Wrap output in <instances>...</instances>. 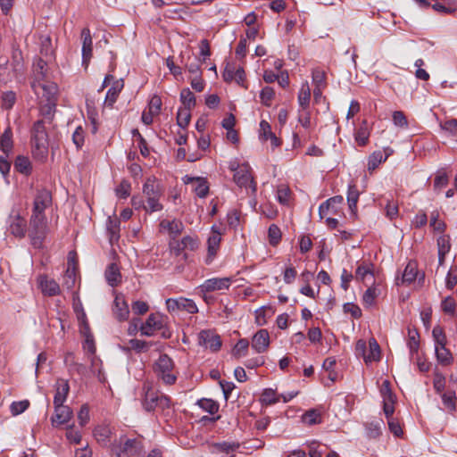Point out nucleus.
<instances>
[{
  "mask_svg": "<svg viewBox=\"0 0 457 457\" xmlns=\"http://www.w3.org/2000/svg\"><path fill=\"white\" fill-rule=\"evenodd\" d=\"M78 322L79 334L84 338L82 342V348L87 358L90 360L93 371L95 372L97 370V378L100 382L104 383L105 381V378L102 374L100 369H97L101 361L96 356V348L95 338L87 322V316H78Z\"/></svg>",
  "mask_w": 457,
  "mask_h": 457,
  "instance_id": "f257e3e1",
  "label": "nucleus"
},
{
  "mask_svg": "<svg viewBox=\"0 0 457 457\" xmlns=\"http://www.w3.org/2000/svg\"><path fill=\"white\" fill-rule=\"evenodd\" d=\"M32 89L41 105V114L48 120H52L56 107L57 85L55 83H35Z\"/></svg>",
  "mask_w": 457,
  "mask_h": 457,
  "instance_id": "f03ea898",
  "label": "nucleus"
},
{
  "mask_svg": "<svg viewBox=\"0 0 457 457\" xmlns=\"http://www.w3.org/2000/svg\"><path fill=\"white\" fill-rule=\"evenodd\" d=\"M47 232L45 215L32 214L29 222V236L32 245L40 248Z\"/></svg>",
  "mask_w": 457,
  "mask_h": 457,
  "instance_id": "7ed1b4c3",
  "label": "nucleus"
},
{
  "mask_svg": "<svg viewBox=\"0 0 457 457\" xmlns=\"http://www.w3.org/2000/svg\"><path fill=\"white\" fill-rule=\"evenodd\" d=\"M355 354L358 357H362L366 363L372 361H378L380 360V346L375 338L369 340V351L367 350V344L364 340L360 339L355 345Z\"/></svg>",
  "mask_w": 457,
  "mask_h": 457,
  "instance_id": "20e7f679",
  "label": "nucleus"
},
{
  "mask_svg": "<svg viewBox=\"0 0 457 457\" xmlns=\"http://www.w3.org/2000/svg\"><path fill=\"white\" fill-rule=\"evenodd\" d=\"M27 222L19 207L13 206L7 220V231L15 237H24Z\"/></svg>",
  "mask_w": 457,
  "mask_h": 457,
  "instance_id": "39448f33",
  "label": "nucleus"
},
{
  "mask_svg": "<svg viewBox=\"0 0 457 457\" xmlns=\"http://www.w3.org/2000/svg\"><path fill=\"white\" fill-rule=\"evenodd\" d=\"M172 370L173 361L167 354H162L154 367L157 377L165 384L172 385L177 379L176 376L171 373Z\"/></svg>",
  "mask_w": 457,
  "mask_h": 457,
  "instance_id": "423d86ee",
  "label": "nucleus"
},
{
  "mask_svg": "<svg viewBox=\"0 0 457 457\" xmlns=\"http://www.w3.org/2000/svg\"><path fill=\"white\" fill-rule=\"evenodd\" d=\"M13 63L12 68L10 67L8 61L4 63L0 64V81L3 83H8L22 71V63L21 62V54L13 53L12 55Z\"/></svg>",
  "mask_w": 457,
  "mask_h": 457,
  "instance_id": "0eeeda50",
  "label": "nucleus"
},
{
  "mask_svg": "<svg viewBox=\"0 0 457 457\" xmlns=\"http://www.w3.org/2000/svg\"><path fill=\"white\" fill-rule=\"evenodd\" d=\"M166 306L170 312H187L188 314H195L198 312L195 302L187 298L167 299Z\"/></svg>",
  "mask_w": 457,
  "mask_h": 457,
  "instance_id": "6e6552de",
  "label": "nucleus"
},
{
  "mask_svg": "<svg viewBox=\"0 0 457 457\" xmlns=\"http://www.w3.org/2000/svg\"><path fill=\"white\" fill-rule=\"evenodd\" d=\"M77 253L74 251L69 253L67 269L63 277L62 287L68 290L73 289L78 278Z\"/></svg>",
  "mask_w": 457,
  "mask_h": 457,
  "instance_id": "1a4fd4ad",
  "label": "nucleus"
},
{
  "mask_svg": "<svg viewBox=\"0 0 457 457\" xmlns=\"http://www.w3.org/2000/svg\"><path fill=\"white\" fill-rule=\"evenodd\" d=\"M120 453L127 456H136L141 453L142 445L141 441L137 437H129L121 435L120 436Z\"/></svg>",
  "mask_w": 457,
  "mask_h": 457,
  "instance_id": "9d476101",
  "label": "nucleus"
},
{
  "mask_svg": "<svg viewBox=\"0 0 457 457\" xmlns=\"http://www.w3.org/2000/svg\"><path fill=\"white\" fill-rule=\"evenodd\" d=\"M250 171L251 167L248 163L241 164L239 170L234 173V181L240 187H251L252 191L254 193L256 191V186Z\"/></svg>",
  "mask_w": 457,
  "mask_h": 457,
  "instance_id": "9b49d317",
  "label": "nucleus"
},
{
  "mask_svg": "<svg viewBox=\"0 0 457 457\" xmlns=\"http://www.w3.org/2000/svg\"><path fill=\"white\" fill-rule=\"evenodd\" d=\"M54 414L51 417V423L53 427H58L66 424L73 416L72 410L64 404L54 405Z\"/></svg>",
  "mask_w": 457,
  "mask_h": 457,
  "instance_id": "f8f14e48",
  "label": "nucleus"
},
{
  "mask_svg": "<svg viewBox=\"0 0 457 457\" xmlns=\"http://www.w3.org/2000/svg\"><path fill=\"white\" fill-rule=\"evenodd\" d=\"M229 278H212L205 280L204 284L200 286V289L203 293H209L213 291H220L228 289L230 286Z\"/></svg>",
  "mask_w": 457,
  "mask_h": 457,
  "instance_id": "ddd939ff",
  "label": "nucleus"
},
{
  "mask_svg": "<svg viewBox=\"0 0 457 457\" xmlns=\"http://www.w3.org/2000/svg\"><path fill=\"white\" fill-rule=\"evenodd\" d=\"M199 344L210 348L212 352H217L221 346L220 337L210 330H203L198 336Z\"/></svg>",
  "mask_w": 457,
  "mask_h": 457,
  "instance_id": "4468645a",
  "label": "nucleus"
},
{
  "mask_svg": "<svg viewBox=\"0 0 457 457\" xmlns=\"http://www.w3.org/2000/svg\"><path fill=\"white\" fill-rule=\"evenodd\" d=\"M82 39V64L87 68L92 57V37L90 30L87 28L81 31Z\"/></svg>",
  "mask_w": 457,
  "mask_h": 457,
  "instance_id": "2eb2a0df",
  "label": "nucleus"
},
{
  "mask_svg": "<svg viewBox=\"0 0 457 457\" xmlns=\"http://www.w3.org/2000/svg\"><path fill=\"white\" fill-rule=\"evenodd\" d=\"M51 201L52 196L49 191H38L34 200V208L32 214L45 215L44 211L51 204Z\"/></svg>",
  "mask_w": 457,
  "mask_h": 457,
  "instance_id": "dca6fc26",
  "label": "nucleus"
},
{
  "mask_svg": "<svg viewBox=\"0 0 457 457\" xmlns=\"http://www.w3.org/2000/svg\"><path fill=\"white\" fill-rule=\"evenodd\" d=\"M270 345V336L266 329H260L253 337L252 348L256 353H263L267 350Z\"/></svg>",
  "mask_w": 457,
  "mask_h": 457,
  "instance_id": "f3484780",
  "label": "nucleus"
},
{
  "mask_svg": "<svg viewBox=\"0 0 457 457\" xmlns=\"http://www.w3.org/2000/svg\"><path fill=\"white\" fill-rule=\"evenodd\" d=\"M143 389L145 391V397L142 402L144 409L146 411H152L158 408L160 393L152 391L150 386L147 384H144Z\"/></svg>",
  "mask_w": 457,
  "mask_h": 457,
  "instance_id": "a211bd4d",
  "label": "nucleus"
},
{
  "mask_svg": "<svg viewBox=\"0 0 457 457\" xmlns=\"http://www.w3.org/2000/svg\"><path fill=\"white\" fill-rule=\"evenodd\" d=\"M38 286L42 293L46 295L53 296L60 293L59 284L55 280L48 278L46 276H40L38 278Z\"/></svg>",
  "mask_w": 457,
  "mask_h": 457,
  "instance_id": "6ab92c4d",
  "label": "nucleus"
},
{
  "mask_svg": "<svg viewBox=\"0 0 457 457\" xmlns=\"http://www.w3.org/2000/svg\"><path fill=\"white\" fill-rule=\"evenodd\" d=\"M70 391V386L67 380L58 379L55 384V395L54 397V405H62L67 399Z\"/></svg>",
  "mask_w": 457,
  "mask_h": 457,
  "instance_id": "aec40b11",
  "label": "nucleus"
},
{
  "mask_svg": "<svg viewBox=\"0 0 457 457\" xmlns=\"http://www.w3.org/2000/svg\"><path fill=\"white\" fill-rule=\"evenodd\" d=\"M51 59L44 60L42 58H39L37 62L34 63V79L31 82V86L35 83L40 84V83H50L49 81H46V66L48 61Z\"/></svg>",
  "mask_w": 457,
  "mask_h": 457,
  "instance_id": "412c9836",
  "label": "nucleus"
},
{
  "mask_svg": "<svg viewBox=\"0 0 457 457\" xmlns=\"http://www.w3.org/2000/svg\"><path fill=\"white\" fill-rule=\"evenodd\" d=\"M96 441L103 446L111 443L112 429L108 425H99L94 431Z\"/></svg>",
  "mask_w": 457,
  "mask_h": 457,
  "instance_id": "4be33fe9",
  "label": "nucleus"
},
{
  "mask_svg": "<svg viewBox=\"0 0 457 457\" xmlns=\"http://www.w3.org/2000/svg\"><path fill=\"white\" fill-rule=\"evenodd\" d=\"M407 345L410 351L411 357H413L414 354L418 353V350L420 347V334L416 328L408 327V342Z\"/></svg>",
  "mask_w": 457,
  "mask_h": 457,
  "instance_id": "5701e85b",
  "label": "nucleus"
},
{
  "mask_svg": "<svg viewBox=\"0 0 457 457\" xmlns=\"http://www.w3.org/2000/svg\"><path fill=\"white\" fill-rule=\"evenodd\" d=\"M159 316H148L146 321L141 325V334L145 336H152L156 329H160L162 326L161 320H157Z\"/></svg>",
  "mask_w": 457,
  "mask_h": 457,
  "instance_id": "b1692460",
  "label": "nucleus"
},
{
  "mask_svg": "<svg viewBox=\"0 0 457 457\" xmlns=\"http://www.w3.org/2000/svg\"><path fill=\"white\" fill-rule=\"evenodd\" d=\"M435 352L437 361L444 366L450 365L453 361V357L446 348V345L435 346Z\"/></svg>",
  "mask_w": 457,
  "mask_h": 457,
  "instance_id": "393cba45",
  "label": "nucleus"
},
{
  "mask_svg": "<svg viewBox=\"0 0 457 457\" xmlns=\"http://www.w3.org/2000/svg\"><path fill=\"white\" fill-rule=\"evenodd\" d=\"M160 226L162 229L168 230V232L174 237L179 235L183 230V224L178 220H163L161 221Z\"/></svg>",
  "mask_w": 457,
  "mask_h": 457,
  "instance_id": "a878e982",
  "label": "nucleus"
},
{
  "mask_svg": "<svg viewBox=\"0 0 457 457\" xmlns=\"http://www.w3.org/2000/svg\"><path fill=\"white\" fill-rule=\"evenodd\" d=\"M212 235L208 238V253L210 256H213L216 253L217 248L221 240V233L216 228V226L212 227Z\"/></svg>",
  "mask_w": 457,
  "mask_h": 457,
  "instance_id": "bb28decb",
  "label": "nucleus"
},
{
  "mask_svg": "<svg viewBox=\"0 0 457 457\" xmlns=\"http://www.w3.org/2000/svg\"><path fill=\"white\" fill-rule=\"evenodd\" d=\"M33 154L38 159L46 157L48 152V139L32 140Z\"/></svg>",
  "mask_w": 457,
  "mask_h": 457,
  "instance_id": "cd10ccee",
  "label": "nucleus"
},
{
  "mask_svg": "<svg viewBox=\"0 0 457 457\" xmlns=\"http://www.w3.org/2000/svg\"><path fill=\"white\" fill-rule=\"evenodd\" d=\"M311 100V89L308 82L303 83L299 94H298V103L300 107L303 110H306L309 107Z\"/></svg>",
  "mask_w": 457,
  "mask_h": 457,
  "instance_id": "c85d7f7f",
  "label": "nucleus"
},
{
  "mask_svg": "<svg viewBox=\"0 0 457 457\" xmlns=\"http://www.w3.org/2000/svg\"><path fill=\"white\" fill-rule=\"evenodd\" d=\"M418 270H417V265L415 262H410L402 275V284H411L417 278Z\"/></svg>",
  "mask_w": 457,
  "mask_h": 457,
  "instance_id": "c756f323",
  "label": "nucleus"
},
{
  "mask_svg": "<svg viewBox=\"0 0 457 457\" xmlns=\"http://www.w3.org/2000/svg\"><path fill=\"white\" fill-rule=\"evenodd\" d=\"M359 199V191L354 184L348 186L347 190V203L349 209L353 213H355L357 208V203Z\"/></svg>",
  "mask_w": 457,
  "mask_h": 457,
  "instance_id": "7c9ffc66",
  "label": "nucleus"
},
{
  "mask_svg": "<svg viewBox=\"0 0 457 457\" xmlns=\"http://www.w3.org/2000/svg\"><path fill=\"white\" fill-rule=\"evenodd\" d=\"M180 101L183 104L182 108L193 109L196 104L195 95L189 88H184L180 92Z\"/></svg>",
  "mask_w": 457,
  "mask_h": 457,
  "instance_id": "2f4dec72",
  "label": "nucleus"
},
{
  "mask_svg": "<svg viewBox=\"0 0 457 457\" xmlns=\"http://www.w3.org/2000/svg\"><path fill=\"white\" fill-rule=\"evenodd\" d=\"M384 421L382 420L371 421L366 424L367 436L370 438H377L381 435Z\"/></svg>",
  "mask_w": 457,
  "mask_h": 457,
  "instance_id": "473e14b6",
  "label": "nucleus"
},
{
  "mask_svg": "<svg viewBox=\"0 0 457 457\" xmlns=\"http://www.w3.org/2000/svg\"><path fill=\"white\" fill-rule=\"evenodd\" d=\"M143 193L145 195L146 197L161 195L158 185L155 183V178H147L143 186Z\"/></svg>",
  "mask_w": 457,
  "mask_h": 457,
  "instance_id": "72a5a7b5",
  "label": "nucleus"
},
{
  "mask_svg": "<svg viewBox=\"0 0 457 457\" xmlns=\"http://www.w3.org/2000/svg\"><path fill=\"white\" fill-rule=\"evenodd\" d=\"M213 448L217 452L231 454V457H233V453L239 448V444L235 442L216 443L213 445Z\"/></svg>",
  "mask_w": 457,
  "mask_h": 457,
  "instance_id": "f704fd0d",
  "label": "nucleus"
},
{
  "mask_svg": "<svg viewBox=\"0 0 457 457\" xmlns=\"http://www.w3.org/2000/svg\"><path fill=\"white\" fill-rule=\"evenodd\" d=\"M12 134L10 129H6L0 137V149L8 154L12 149Z\"/></svg>",
  "mask_w": 457,
  "mask_h": 457,
  "instance_id": "c9c22d12",
  "label": "nucleus"
},
{
  "mask_svg": "<svg viewBox=\"0 0 457 457\" xmlns=\"http://www.w3.org/2000/svg\"><path fill=\"white\" fill-rule=\"evenodd\" d=\"M86 138V129L82 126H78L72 132L71 139L78 150L84 145Z\"/></svg>",
  "mask_w": 457,
  "mask_h": 457,
  "instance_id": "e433bc0d",
  "label": "nucleus"
},
{
  "mask_svg": "<svg viewBox=\"0 0 457 457\" xmlns=\"http://www.w3.org/2000/svg\"><path fill=\"white\" fill-rule=\"evenodd\" d=\"M369 130L367 128V122L366 120H363L361 125L358 128V129L355 131L354 137L356 142L359 144V145H365L369 139Z\"/></svg>",
  "mask_w": 457,
  "mask_h": 457,
  "instance_id": "4c0bfd02",
  "label": "nucleus"
},
{
  "mask_svg": "<svg viewBox=\"0 0 457 457\" xmlns=\"http://www.w3.org/2000/svg\"><path fill=\"white\" fill-rule=\"evenodd\" d=\"M197 405L210 414H215L219 411V403L212 399L203 398L197 401Z\"/></svg>",
  "mask_w": 457,
  "mask_h": 457,
  "instance_id": "58836bf2",
  "label": "nucleus"
},
{
  "mask_svg": "<svg viewBox=\"0 0 457 457\" xmlns=\"http://www.w3.org/2000/svg\"><path fill=\"white\" fill-rule=\"evenodd\" d=\"M344 202V198L342 195H336L330 197L326 202L321 204L319 207V213L320 218L323 217L324 214L329 210L330 207H333L336 204H341Z\"/></svg>",
  "mask_w": 457,
  "mask_h": 457,
  "instance_id": "ea45409f",
  "label": "nucleus"
},
{
  "mask_svg": "<svg viewBox=\"0 0 457 457\" xmlns=\"http://www.w3.org/2000/svg\"><path fill=\"white\" fill-rule=\"evenodd\" d=\"M388 158V154L383 155L380 151L374 152L369 158L368 170L370 171L374 170L381 162H385Z\"/></svg>",
  "mask_w": 457,
  "mask_h": 457,
  "instance_id": "a19ab883",
  "label": "nucleus"
},
{
  "mask_svg": "<svg viewBox=\"0 0 457 457\" xmlns=\"http://www.w3.org/2000/svg\"><path fill=\"white\" fill-rule=\"evenodd\" d=\"M383 411L386 416L393 415L395 412V395L393 394H387L383 397Z\"/></svg>",
  "mask_w": 457,
  "mask_h": 457,
  "instance_id": "79ce46f5",
  "label": "nucleus"
},
{
  "mask_svg": "<svg viewBox=\"0 0 457 457\" xmlns=\"http://www.w3.org/2000/svg\"><path fill=\"white\" fill-rule=\"evenodd\" d=\"M15 169L22 173V174H29L31 170V163L29 158L20 155L16 158L14 162Z\"/></svg>",
  "mask_w": 457,
  "mask_h": 457,
  "instance_id": "37998d69",
  "label": "nucleus"
},
{
  "mask_svg": "<svg viewBox=\"0 0 457 457\" xmlns=\"http://www.w3.org/2000/svg\"><path fill=\"white\" fill-rule=\"evenodd\" d=\"M190 109L179 108L177 113V123L178 125L185 129L189 124L191 119Z\"/></svg>",
  "mask_w": 457,
  "mask_h": 457,
  "instance_id": "c03bdc74",
  "label": "nucleus"
},
{
  "mask_svg": "<svg viewBox=\"0 0 457 457\" xmlns=\"http://www.w3.org/2000/svg\"><path fill=\"white\" fill-rule=\"evenodd\" d=\"M303 420L308 425L320 424L321 422L320 412L315 409L309 410L303 416Z\"/></svg>",
  "mask_w": 457,
  "mask_h": 457,
  "instance_id": "a18cd8bd",
  "label": "nucleus"
},
{
  "mask_svg": "<svg viewBox=\"0 0 457 457\" xmlns=\"http://www.w3.org/2000/svg\"><path fill=\"white\" fill-rule=\"evenodd\" d=\"M48 139L43 121H37L32 129V140Z\"/></svg>",
  "mask_w": 457,
  "mask_h": 457,
  "instance_id": "49530a36",
  "label": "nucleus"
},
{
  "mask_svg": "<svg viewBox=\"0 0 457 457\" xmlns=\"http://www.w3.org/2000/svg\"><path fill=\"white\" fill-rule=\"evenodd\" d=\"M261 401L266 405H270L278 403L279 401V397L276 396L275 390L271 388H266L263 390L261 395Z\"/></svg>",
  "mask_w": 457,
  "mask_h": 457,
  "instance_id": "de8ad7c7",
  "label": "nucleus"
},
{
  "mask_svg": "<svg viewBox=\"0 0 457 457\" xmlns=\"http://www.w3.org/2000/svg\"><path fill=\"white\" fill-rule=\"evenodd\" d=\"M438 255H446L451 249L449 236L443 235L437 238Z\"/></svg>",
  "mask_w": 457,
  "mask_h": 457,
  "instance_id": "09e8293b",
  "label": "nucleus"
},
{
  "mask_svg": "<svg viewBox=\"0 0 457 457\" xmlns=\"http://www.w3.org/2000/svg\"><path fill=\"white\" fill-rule=\"evenodd\" d=\"M40 53L46 58L52 59L54 50L52 47V41L49 37H44L41 38Z\"/></svg>",
  "mask_w": 457,
  "mask_h": 457,
  "instance_id": "8fccbe9b",
  "label": "nucleus"
},
{
  "mask_svg": "<svg viewBox=\"0 0 457 457\" xmlns=\"http://www.w3.org/2000/svg\"><path fill=\"white\" fill-rule=\"evenodd\" d=\"M146 205H144V209L146 212H154L162 209V204L159 202L160 195L146 197Z\"/></svg>",
  "mask_w": 457,
  "mask_h": 457,
  "instance_id": "3c124183",
  "label": "nucleus"
},
{
  "mask_svg": "<svg viewBox=\"0 0 457 457\" xmlns=\"http://www.w3.org/2000/svg\"><path fill=\"white\" fill-rule=\"evenodd\" d=\"M196 186L194 188L195 193L200 198L205 197L209 193V186L207 181L201 178H196Z\"/></svg>",
  "mask_w": 457,
  "mask_h": 457,
  "instance_id": "603ef678",
  "label": "nucleus"
},
{
  "mask_svg": "<svg viewBox=\"0 0 457 457\" xmlns=\"http://www.w3.org/2000/svg\"><path fill=\"white\" fill-rule=\"evenodd\" d=\"M268 237L270 244L272 245H277L281 239V231L279 228L275 224H271L269 227Z\"/></svg>",
  "mask_w": 457,
  "mask_h": 457,
  "instance_id": "864d4df0",
  "label": "nucleus"
},
{
  "mask_svg": "<svg viewBox=\"0 0 457 457\" xmlns=\"http://www.w3.org/2000/svg\"><path fill=\"white\" fill-rule=\"evenodd\" d=\"M443 403L449 411H455V393L454 392H445L442 395Z\"/></svg>",
  "mask_w": 457,
  "mask_h": 457,
  "instance_id": "5fc2aeb1",
  "label": "nucleus"
},
{
  "mask_svg": "<svg viewBox=\"0 0 457 457\" xmlns=\"http://www.w3.org/2000/svg\"><path fill=\"white\" fill-rule=\"evenodd\" d=\"M275 96L274 89L270 87H265L262 89L260 94L261 102L266 106L271 105V100Z\"/></svg>",
  "mask_w": 457,
  "mask_h": 457,
  "instance_id": "6e6d98bb",
  "label": "nucleus"
},
{
  "mask_svg": "<svg viewBox=\"0 0 457 457\" xmlns=\"http://www.w3.org/2000/svg\"><path fill=\"white\" fill-rule=\"evenodd\" d=\"M432 336L435 341V346L446 345V337L444 329L440 326L434 327Z\"/></svg>",
  "mask_w": 457,
  "mask_h": 457,
  "instance_id": "4d7b16f0",
  "label": "nucleus"
},
{
  "mask_svg": "<svg viewBox=\"0 0 457 457\" xmlns=\"http://www.w3.org/2000/svg\"><path fill=\"white\" fill-rule=\"evenodd\" d=\"M312 82L315 87H325L326 86V74L320 69L312 71Z\"/></svg>",
  "mask_w": 457,
  "mask_h": 457,
  "instance_id": "13d9d810",
  "label": "nucleus"
},
{
  "mask_svg": "<svg viewBox=\"0 0 457 457\" xmlns=\"http://www.w3.org/2000/svg\"><path fill=\"white\" fill-rule=\"evenodd\" d=\"M131 184L129 180L123 179L116 187V196L127 198L130 195Z\"/></svg>",
  "mask_w": 457,
  "mask_h": 457,
  "instance_id": "bf43d9fd",
  "label": "nucleus"
},
{
  "mask_svg": "<svg viewBox=\"0 0 457 457\" xmlns=\"http://www.w3.org/2000/svg\"><path fill=\"white\" fill-rule=\"evenodd\" d=\"M249 347V342L247 339H240L237 341L233 349V354L237 358L245 355V353Z\"/></svg>",
  "mask_w": 457,
  "mask_h": 457,
  "instance_id": "052dcab7",
  "label": "nucleus"
},
{
  "mask_svg": "<svg viewBox=\"0 0 457 457\" xmlns=\"http://www.w3.org/2000/svg\"><path fill=\"white\" fill-rule=\"evenodd\" d=\"M90 420L89 407L87 404H83L78 412V420L80 427L86 426Z\"/></svg>",
  "mask_w": 457,
  "mask_h": 457,
  "instance_id": "680f3d73",
  "label": "nucleus"
},
{
  "mask_svg": "<svg viewBox=\"0 0 457 457\" xmlns=\"http://www.w3.org/2000/svg\"><path fill=\"white\" fill-rule=\"evenodd\" d=\"M438 212H433L430 216V226L436 231L444 232L445 229V223L438 219Z\"/></svg>",
  "mask_w": 457,
  "mask_h": 457,
  "instance_id": "e2e57ef3",
  "label": "nucleus"
},
{
  "mask_svg": "<svg viewBox=\"0 0 457 457\" xmlns=\"http://www.w3.org/2000/svg\"><path fill=\"white\" fill-rule=\"evenodd\" d=\"M389 430L395 436H401L403 435L402 428L399 422L393 417V415L386 416Z\"/></svg>",
  "mask_w": 457,
  "mask_h": 457,
  "instance_id": "0e129e2a",
  "label": "nucleus"
},
{
  "mask_svg": "<svg viewBox=\"0 0 457 457\" xmlns=\"http://www.w3.org/2000/svg\"><path fill=\"white\" fill-rule=\"evenodd\" d=\"M29 405V403L27 400H23V401H20V402H13L10 407L11 412L14 416L19 415V414L22 413L23 411H25L28 409Z\"/></svg>",
  "mask_w": 457,
  "mask_h": 457,
  "instance_id": "69168bd1",
  "label": "nucleus"
},
{
  "mask_svg": "<svg viewBox=\"0 0 457 457\" xmlns=\"http://www.w3.org/2000/svg\"><path fill=\"white\" fill-rule=\"evenodd\" d=\"M66 437L69 442L73 444H79L81 441V434L74 428V425H70L67 428Z\"/></svg>",
  "mask_w": 457,
  "mask_h": 457,
  "instance_id": "338daca9",
  "label": "nucleus"
},
{
  "mask_svg": "<svg viewBox=\"0 0 457 457\" xmlns=\"http://www.w3.org/2000/svg\"><path fill=\"white\" fill-rule=\"evenodd\" d=\"M290 197V190L286 186H280L277 191V199L282 204H287Z\"/></svg>",
  "mask_w": 457,
  "mask_h": 457,
  "instance_id": "774afa93",
  "label": "nucleus"
}]
</instances>
